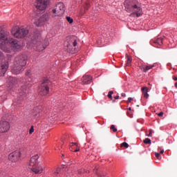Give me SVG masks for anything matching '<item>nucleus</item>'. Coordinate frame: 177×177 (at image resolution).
<instances>
[{"label":"nucleus","instance_id":"14","mask_svg":"<svg viewBox=\"0 0 177 177\" xmlns=\"http://www.w3.org/2000/svg\"><path fill=\"white\" fill-rule=\"evenodd\" d=\"M39 158V156L38 154L32 156L29 163L28 164V168H29V169H32V167H35V165L38 164Z\"/></svg>","mask_w":177,"mask_h":177},{"label":"nucleus","instance_id":"2","mask_svg":"<svg viewBox=\"0 0 177 177\" xmlns=\"http://www.w3.org/2000/svg\"><path fill=\"white\" fill-rule=\"evenodd\" d=\"M28 59L26 55H20L17 56L13 62L11 73L17 75L21 74L24 70H26V66L27 65V62Z\"/></svg>","mask_w":177,"mask_h":177},{"label":"nucleus","instance_id":"29","mask_svg":"<svg viewBox=\"0 0 177 177\" xmlns=\"http://www.w3.org/2000/svg\"><path fill=\"white\" fill-rule=\"evenodd\" d=\"M122 147H125L126 149H128L129 147V145L127 142H123L121 144Z\"/></svg>","mask_w":177,"mask_h":177},{"label":"nucleus","instance_id":"42","mask_svg":"<svg viewBox=\"0 0 177 177\" xmlns=\"http://www.w3.org/2000/svg\"><path fill=\"white\" fill-rule=\"evenodd\" d=\"M174 86L177 88V82L175 83Z\"/></svg>","mask_w":177,"mask_h":177},{"label":"nucleus","instance_id":"15","mask_svg":"<svg viewBox=\"0 0 177 177\" xmlns=\"http://www.w3.org/2000/svg\"><path fill=\"white\" fill-rule=\"evenodd\" d=\"M35 6L39 10H45L46 9V4L42 0H36Z\"/></svg>","mask_w":177,"mask_h":177},{"label":"nucleus","instance_id":"46","mask_svg":"<svg viewBox=\"0 0 177 177\" xmlns=\"http://www.w3.org/2000/svg\"><path fill=\"white\" fill-rule=\"evenodd\" d=\"M11 84H13V82H11Z\"/></svg>","mask_w":177,"mask_h":177},{"label":"nucleus","instance_id":"7","mask_svg":"<svg viewBox=\"0 0 177 177\" xmlns=\"http://www.w3.org/2000/svg\"><path fill=\"white\" fill-rule=\"evenodd\" d=\"M12 59H13V55L8 54L4 60L0 64V76L3 75L8 71L9 63L12 62Z\"/></svg>","mask_w":177,"mask_h":177},{"label":"nucleus","instance_id":"28","mask_svg":"<svg viewBox=\"0 0 177 177\" xmlns=\"http://www.w3.org/2000/svg\"><path fill=\"white\" fill-rule=\"evenodd\" d=\"M61 171L62 169L57 168L56 171L54 172V175H55V176H57V175H59V174H60Z\"/></svg>","mask_w":177,"mask_h":177},{"label":"nucleus","instance_id":"27","mask_svg":"<svg viewBox=\"0 0 177 177\" xmlns=\"http://www.w3.org/2000/svg\"><path fill=\"white\" fill-rule=\"evenodd\" d=\"M113 93H114V92L113 91H111L109 92L107 97L111 99V100H113Z\"/></svg>","mask_w":177,"mask_h":177},{"label":"nucleus","instance_id":"12","mask_svg":"<svg viewBox=\"0 0 177 177\" xmlns=\"http://www.w3.org/2000/svg\"><path fill=\"white\" fill-rule=\"evenodd\" d=\"M42 111H44V107L41 105L35 106L32 111V116L33 118H39L42 115Z\"/></svg>","mask_w":177,"mask_h":177},{"label":"nucleus","instance_id":"38","mask_svg":"<svg viewBox=\"0 0 177 177\" xmlns=\"http://www.w3.org/2000/svg\"><path fill=\"white\" fill-rule=\"evenodd\" d=\"M114 99H115V100L120 99V95H116L114 97Z\"/></svg>","mask_w":177,"mask_h":177},{"label":"nucleus","instance_id":"24","mask_svg":"<svg viewBox=\"0 0 177 177\" xmlns=\"http://www.w3.org/2000/svg\"><path fill=\"white\" fill-rule=\"evenodd\" d=\"M19 104H21V100H15L13 102V105L19 106Z\"/></svg>","mask_w":177,"mask_h":177},{"label":"nucleus","instance_id":"18","mask_svg":"<svg viewBox=\"0 0 177 177\" xmlns=\"http://www.w3.org/2000/svg\"><path fill=\"white\" fill-rule=\"evenodd\" d=\"M30 169L36 174H42V172H44V168L41 166H39L38 167H32V169Z\"/></svg>","mask_w":177,"mask_h":177},{"label":"nucleus","instance_id":"23","mask_svg":"<svg viewBox=\"0 0 177 177\" xmlns=\"http://www.w3.org/2000/svg\"><path fill=\"white\" fill-rule=\"evenodd\" d=\"M131 63H132V57H131V56H129V55H127V60L126 66H129V64H131Z\"/></svg>","mask_w":177,"mask_h":177},{"label":"nucleus","instance_id":"33","mask_svg":"<svg viewBox=\"0 0 177 177\" xmlns=\"http://www.w3.org/2000/svg\"><path fill=\"white\" fill-rule=\"evenodd\" d=\"M44 3V4L48 6L49 2H50V0H44L43 1Z\"/></svg>","mask_w":177,"mask_h":177},{"label":"nucleus","instance_id":"13","mask_svg":"<svg viewBox=\"0 0 177 177\" xmlns=\"http://www.w3.org/2000/svg\"><path fill=\"white\" fill-rule=\"evenodd\" d=\"M10 129V124L8 121L0 122V133H5Z\"/></svg>","mask_w":177,"mask_h":177},{"label":"nucleus","instance_id":"25","mask_svg":"<svg viewBox=\"0 0 177 177\" xmlns=\"http://www.w3.org/2000/svg\"><path fill=\"white\" fill-rule=\"evenodd\" d=\"M144 143L145 145H151V140H150V138H145L144 140Z\"/></svg>","mask_w":177,"mask_h":177},{"label":"nucleus","instance_id":"26","mask_svg":"<svg viewBox=\"0 0 177 177\" xmlns=\"http://www.w3.org/2000/svg\"><path fill=\"white\" fill-rule=\"evenodd\" d=\"M67 21L69 23V24H73L74 20L71 17H66Z\"/></svg>","mask_w":177,"mask_h":177},{"label":"nucleus","instance_id":"6","mask_svg":"<svg viewBox=\"0 0 177 177\" xmlns=\"http://www.w3.org/2000/svg\"><path fill=\"white\" fill-rule=\"evenodd\" d=\"M66 11V6L63 2L57 3L52 10L53 17H57L64 15Z\"/></svg>","mask_w":177,"mask_h":177},{"label":"nucleus","instance_id":"1","mask_svg":"<svg viewBox=\"0 0 177 177\" xmlns=\"http://www.w3.org/2000/svg\"><path fill=\"white\" fill-rule=\"evenodd\" d=\"M9 45H10L11 48L15 52H20V50H21L24 47V45H23L21 42L19 41V40L12 38V37L9 35V32L1 31L0 49L6 53H10V52H12V49L9 47Z\"/></svg>","mask_w":177,"mask_h":177},{"label":"nucleus","instance_id":"11","mask_svg":"<svg viewBox=\"0 0 177 177\" xmlns=\"http://www.w3.org/2000/svg\"><path fill=\"white\" fill-rule=\"evenodd\" d=\"M49 21V15L48 14H43L39 19L35 21L34 24L37 26V27H41V26H44L45 23Z\"/></svg>","mask_w":177,"mask_h":177},{"label":"nucleus","instance_id":"41","mask_svg":"<svg viewBox=\"0 0 177 177\" xmlns=\"http://www.w3.org/2000/svg\"><path fill=\"white\" fill-rule=\"evenodd\" d=\"M160 154H164V150L160 151Z\"/></svg>","mask_w":177,"mask_h":177},{"label":"nucleus","instance_id":"32","mask_svg":"<svg viewBox=\"0 0 177 177\" xmlns=\"http://www.w3.org/2000/svg\"><path fill=\"white\" fill-rule=\"evenodd\" d=\"M34 133V127H31V128L29 130L30 135H32Z\"/></svg>","mask_w":177,"mask_h":177},{"label":"nucleus","instance_id":"45","mask_svg":"<svg viewBox=\"0 0 177 177\" xmlns=\"http://www.w3.org/2000/svg\"><path fill=\"white\" fill-rule=\"evenodd\" d=\"M62 157H64V154H62Z\"/></svg>","mask_w":177,"mask_h":177},{"label":"nucleus","instance_id":"10","mask_svg":"<svg viewBox=\"0 0 177 177\" xmlns=\"http://www.w3.org/2000/svg\"><path fill=\"white\" fill-rule=\"evenodd\" d=\"M40 95L42 96H46L49 93V81L45 80L41 83L39 87Z\"/></svg>","mask_w":177,"mask_h":177},{"label":"nucleus","instance_id":"4","mask_svg":"<svg viewBox=\"0 0 177 177\" xmlns=\"http://www.w3.org/2000/svg\"><path fill=\"white\" fill-rule=\"evenodd\" d=\"M48 46H49V40H48V39H42L41 35L38 36L37 38L35 39V48L36 50L42 52V50H45Z\"/></svg>","mask_w":177,"mask_h":177},{"label":"nucleus","instance_id":"43","mask_svg":"<svg viewBox=\"0 0 177 177\" xmlns=\"http://www.w3.org/2000/svg\"><path fill=\"white\" fill-rule=\"evenodd\" d=\"M129 110L131 111V110H132V109L131 107L129 108Z\"/></svg>","mask_w":177,"mask_h":177},{"label":"nucleus","instance_id":"5","mask_svg":"<svg viewBox=\"0 0 177 177\" xmlns=\"http://www.w3.org/2000/svg\"><path fill=\"white\" fill-rule=\"evenodd\" d=\"M28 29L27 28L20 27V28H13L11 30V34L15 38L20 39L21 38H25L28 35Z\"/></svg>","mask_w":177,"mask_h":177},{"label":"nucleus","instance_id":"17","mask_svg":"<svg viewBox=\"0 0 177 177\" xmlns=\"http://www.w3.org/2000/svg\"><path fill=\"white\" fill-rule=\"evenodd\" d=\"M82 82L85 85L91 84L92 82V77L90 75H84L82 78Z\"/></svg>","mask_w":177,"mask_h":177},{"label":"nucleus","instance_id":"34","mask_svg":"<svg viewBox=\"0 0 177 177\" xmlns=\"http://www.w3.org/2000/svg\"><path fill=\"white\" fill-rule=\"evenodd\" d=\"M151 135H153V130L149 129V133L148 135H147V136L150 137V136H151Z\"/></svg>","mask_w":177,"mask_h":177},{"label":"nucleus","instance_id":"35","mask_svg":"<svg viewBox=\"0 0 177 177\" xmlns=\"http://www.w3.org/2000/svg\"><path fill=\"white\" fill-rule=\"evenodd\" d=\"M132 100H133V98H132V97H129V98H128V100H127V102H128V103H131V102H132Z\"/></svg>","mask_w":177,"mask_h":177},{"label":"nucleus","instance_id":"19","mask_svg":"<svg viewBox=\"0 0 177 177\" xmlns=\"http://www.w3.org/2000/svg\"><path fill=\"white\" fill-rule=\"evenodd\" d=\"M27 92H28L27 86H22V87L19 90V93L20 96H26Z\"/></svg>","mask_w":177,"mask_h":177},{"label":"nucleus","instance_id":"36","mask_svg":"<svg viewBox=\"0 0 177 177\" xmlns=\"http://www.w3.org/2000/svg\"><path fill=\"white\" fill-rule=\"evenodd\" d=\"M158 115L159 117H162V115H164V112H160V113H158Z\"/></svg>","mask_w":177,"mask_h":177},{"label":"nucleus","instance_id":"40","mask_svg":"<svg viewBox=\"0 0 177 177\" xmlns=\"http://www.w3.org/2000/svg\"><path fill=\"white\" fill-rule=\"evenodd\" d=\"M2 56H3V53L0 51V57H2Z\"/></svg>","mask_w":177,"mask_h":177},{"label":"nucleus","instance_id":"39","mask_svg":"<svg viewBox=\"0 0 177 177\" xmlns=\"http://www.w3.org/2000/svg\"><path fill=\"white\" fill-rule=\"evenodd\" d=\"M13 80H15V79L12 77H10L9 79H8L9 82L13 81Z\"/></svg>","mask_w":177,"mask_h":177},{"label":"nucleus","instance_id":"3","mask_svg":"<svg viewBox=\"0 0 177 177\" xmlns=\"http://www.w3.org/2000/svg\"><path fill=\"white\" fill-rule=\"evenodd\" d=\"M124 9L129 15L130 17H140L143 15L142 8L139 5V2L136 0H125Z\"/></svg>","mask_w":177,"mask_h":177},{"label":"nucleus","instance_id":"44","mask_svg":"<svg viewBox=\"0 0 177 177\" xmlns=\"http://www.w3.org/2000/svg\"><path fill=\"white\" fill-rule=\"evenodd\" d=\"M100 177H104V175H102H102H100Z\"/></svg>","mask_w":177,"mask_h":177},{"label":"nucleus","instance_id":"21","mask_svg":"<svg viewBox=\"0 0 177 177\" xmlns=\"http://www.w3.org/2000/svg\"><path fill=\"white\" fill-rule=\"evenodd\" d=\"M152 42H153V44H155L156 45L161 46V45H162V38L159 37V38L156 39V40H153Z\"/></svg>","mask_w":177,"mask_h":177},{"label":"nucleus","instance_id":"30","mask_svg":"<svg viewBox=\"0 0 177 177\" xmlns=\"http://www.w3.org/2000/svg\"><path fill=\"white\" fill-rule=\"evenodd\" d=\"M111 129L113 131V132H117V128H115V126L114 124H112L111 126Z\"/></svg>","mask_w":177,"mask_h":177},{"label":"nucleus","instance_id":"20","mask_svg":"<svg viewBox=\"0 0 177 177\" xmlns=\"http://www.w3.org/2000/svg\"><path fill=\"white\" fill-rule=\"evenodd\" d=\"M141 91H142V93L144 95V97H145V99H148V97H149V88L146 86H144L141 88Z\"/></svg>","mask_w":177,"mask_h":177},{"label":"nucleus","instance_id":"9","mask_svg":"<svg viewBox=\"0 0 177 177\" xmlns=\"http://www.w3.org/2000/svg\"><path fill=\"white\" fill-rule=\"evenodd\" d=\"M8 160L12 162H17L21 160V152L19 150L11 152L8 156Z\"/></svg>","mask_w":177,"mask_h":177},{"label":"nucleus","instance_id":"37","mask_svg":"<svg viewBox=\"0 0 177 177\" xmlns=\"http://www.w3.org/2000/svg\"><path fill=\"white\" fill-rule=\"evenodd\" d=\"M121 96H122V97H125L127 96V94H125V93H122L121 94Z\"/></svg>","mask_w":177,"mask_h":177},{"label":"nucleus","instance_id":"8","mask_svg":"<svg viewBox=\"0 0 177 177\" xmlns=\"http://www.w3.org/2000/svg\"><path fill=\"white\" fill-rule=\"evenodd\" d=\"M65 45L67 46V49L70 53H74V50L77 46V39L74 37H67V41L65 43Z\"/></svg>","mask_w":177,"mask_h":177},{"label":"nucleus","instance_id":"31","mask_svg":"<svg viewBox=\"0 0 177 177\" xmlns=\"http://www.w3.org/2000/svg\"><path fill=\"white\" fill-rule=\"evenodd\" d=\"M155 157H156V158H158V160H161V156L160 155L159 153L156 152Z\"/></svg>","mask_w":177,"mask_h":177},{"label":"nucleus","instance_id":"22","mask_svg":"<svg viewBox=\"0 0 177 177\" xmlns=\"http://www.w3.org/2000/svg\"><path fill=\"white\" fill-rule=\"evenodd\" d=\"M73 146H76V149L75 150V153H77V151H80V147H78V143L77 142H71L70 144V150H73Z\"/></svg>","mask_w":177,"mask_h":177},{"label":"nucleus","instance_id":"16","mask_svg":"<svg viewBox=\"0 0 177 177\" xmlns=\"http://www.w3.org/2000/svg\"><path fill=\"white\" fill-rule=\"evenodd\" d=\"M153 67H155V64H152V65H141L140 66V70H142V71H144V73H147V71H149V70H151V68H153Z\"/></svg>","mask_w":177,"mask_h":177}]
</instances>
